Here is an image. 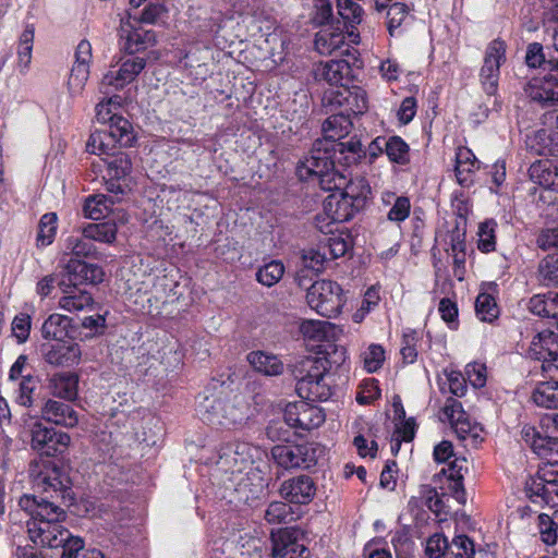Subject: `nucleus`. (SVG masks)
<instances>
[{
	"label": "nucleus",
	"mask_w": 558,
	"mask_h": 558,
	"mask_svg": "<svg viewBox=\"0 0 558 558\" xmlns=\"http://www.w3.org/2000/svg\"><path fill=\"white\" fill-rule=\"evenodd\" d=\"M529 175L532 182L544 189L558 191V172L548 159L533 162L529 168Z\"/></svg>",
	"instance_id": "cd10ccee"
},
{
	"label": "nucleus",
	"mask_w": 558,
	"mask_h": 558,
	"mask_svg": "<svg viewBox=\"0 0 558 558\" xmlns=\"http://www.w3.org/2000/svg\"><path fill=\"white\" fill-rule=\"evenodd\" d=\"M117 143L111 137L108 130H96L93 132L87 141L86 149L94 155H114Z\"/></svg>",
	"instance_id": "c9c22d12"
},
{
	"label": "nucleus",
	"mask_w": 558,
	"mask_h": 558,
	"mask_svg": "<svg viewBox=\"0 0 558 558\" xmlns=\"http://www.w3.org/2000/svg\"><path fill=\"white\" fill-rule=\"evenodd\" d=\"M550 59L551 58L546 59L542 44L532 43L527 46L526 54H525V62L530 68L535 69V68L544 66L545 69H548L549 71L556 70V68H554L553 64L549 63Z\"/></svg>",
	"instance_id": "4d7b16f0"
},
{
	"label": "nucleus",
	"mask_w": 558,
	"mask_h": 558,
	"mask_svg": "<svg viewBox=\"0 0 558 558\" xmlns=\"http://www.w3.org/2000/svg\"><path fill=\"white\" fill-rule=\"evenodd\" d=\"M155 43V33L144 28L136 19L121 20L119 44L123 51L134 54L154 46Z\"/></svg>",
	"instance_id": "9d476101"
},
{
	"label": "nucleus",
	"mask_w": 558,
	"mask_h": 558,
	"mask_svg": "<svg viewBox=\"0 0 558 558\" xmlns=\"http://www.w3.org/2000/svg\"><path fill=\"white\" fill-rule=\"evenodd\" d=\"M449 547L448 539L442 534H434L426 542L425 553L429 558H440Z\"/></svg>",
	"instance_id": "338daca9"
},
{
	"label": "nucleus",
	"mask_w": 558,
	"mask_h": 558,
	"mask_svg": "<svg viewBox=\"0 0 558 558\" xmlns=\"http://www.w3.org/2000/svg\"><path fill=\"white\" fill-rule=\"evenodd\" d=\"M545 337H547L546 330H543L533 338L529 348V355L534 360L542 361V371L544 373H551L555 363H551L548 359L547 345L544 341Z\"/></svg>",
	"instance_id": "49530a36"
},
{
	"label": "nucleus",
	"mask_w": 558,
	"mask_h": 558,
	"mask_svg": "<svg viewBox=\"0 0 558 558\" xmlns=\"http://www.w3.org/2000/svg\"><path fill=\"white\" fill-rule=\"evenodd\" d=\"M283 416L289 426L303 430L319 427L326 418L322 408L305 401L288 404L284 409Z\"/></svg>",
	"instance_id": "ddd939ff"
},
{
	"label": "nucleus",
	"mask_w": 558,
	"mask_h": 558,
	"mask_svg": "<svg viewBox=\"0 0 558 558\" xmlns=\"http://www.w3.org/2000/svg\"><path fill=\"white\" fill-rule=\"evenodd\" d=\"M146 60L143 57H129L123 59L118 70H109L101 78L99 90L104 95L122 89L140 75L145 69Z\"/></svg>",
	"instance_id": "6e6552de"
},
{
	"label": "nucleus",
	"mask_w": 558,
	"mask_h": 558,
	"mask_svg": "<svg viewBox=\"0 0 558 558\" xmlns=\"http://www.w3.org/2000/svg\"><path fill=\"white\" fill-rule=\"evenodd\" d=\"M480 169V161L468 147H459L456 153V177L461 186L473 184L475 172Z\"/></svg>",
	"instance_id": "b1692460"
},
{
	"label": "nucleus",
	"mask_w": 558,
	"mask_h": 558,
	"mask_svg": "<svg viewBox=\"0 0 558 558\" xmlns=\"http://www.w3.org/2000/svg\"><path fill=\"white\" fill-rule=\"evenodd\" d=\"M302 262L305 268L319 272L324 270L325 264L329 262V257L326 248L320 244L317 247L304 250Z\"/></svg>",
	"instance_id": "8fccbe9b"
},
{
	"label": "nucleus",
	"mask_w": 558,
	"mask_h": 558,
	"mask_svg": "<svg viewBox=\"0 0 558 558\" xmlns=\"http://www.w3.org/2000/svg\"><path fill=\"white\" fill-rule=\"evenodd\" d=\"M118 201L113 194L107 196L105 194L90 195L84 204V214L92 220H100L107 217L114 202Z\"/></svg>",
	"instance_id": "473e14b6"
},
{
	"label": "nucleus",
	"mask_w": 558,
	"mask_h": 558,
	"mask_svg": "<svg viewBox=\"0 0 558 558\" xmlns=\"http://www.w3.org/2000/svg\"><path fill=\"white\" fill-rule=\"evenodd\" d=\"M314 77L338 87L348 86L353 77L352 68L344 59H332L319 62L314 68Z\"/></svg>",
	"instance_id": "f3484780"
},
{
	"label": "nucleus",
	"mask_w": 558,
	"mask_h": 558,
	"mask_svg": "<svg viewBox=\"0 0 558 558\" xmlns=\"http://www.w3.org/2000/svg\"><path fill=\"white\" fill-rule=\"evenodd\" d=\"M364 368L368 373L377 372L385 361V350L379 344H371L363 353Z\"/></svg>",
	"instance_id": "13d9d810"
},
{
	"label": "nucleus",
	"mask_w": 558,
	"mask_h": 558,
	"mask_svg": "<svg viewBox=\"0 0 558 558\" xmlns=\"http://www.w3.org/2000/svg\"><path fill=\"white\" fill-rule=\"evenodd\" d=\"M344 44V35L339 31L324 28L316 34L315 48L320 54H330Z\"/></svg>",
	"instance_id": "4c0bfd02"
},
{
	"label": "nucleus",
	"mask_w": 558,
	"mask_h": 558,
	"mask_svg": "<svg viewBox=\"0 0 558 558\" xmlns=\"http://www.w3.org/2000/svg\"><path fill=\"white\" fill-rule=\"evenodd\" d=\"M416 341L417 333L415 330H407L402 336V345L400 353L407 363H413L416 360L417 351H416Z\"/></svg>",
	"instance_id": "0e129e2a"
},
{
	"label": "nucleus",
	"mask_w": 558,
	"mask_h": 558,
	"mask_svg": "<svg viewBox=\"0 0 558 558\" xmlns=\"http://www.w3.org/2000/svg\"><path fill=\"white\" fill-rule=\"evenodd\" d=\"M329 147L336 156L339 162L343 160L347 165L355 163L363 155L362 143L360 140L352 137L347 142H336L333 144L329 143Z\"/></svg>",
	"instance_id": "f704fd0d"
},
{
	"label": "nucleus",
	"mask_w": 558,
	"mask_h": 558,
	"mask_svg": "<svg viewBox=\"0 0 558 558\" xmlns=\"http://www.w3.org/2000/svg\"><path fill=\"white\" fill-rule=\"evenodd\" d=\"M543 77L529 81L524 87L525 95L542 105H558V70H553Z\"/></svg>",
	"instance_id": "a211bd4d"
},
{
	"label": "nucleus",
	"mask_w": 558,
	"mask_h": 558,
	"mask_svg": "<svg viewBox=\"0 0 558 558\" xmlns=\"http://www.w3.org/2000/svg\"><path fill=\"white\" fill-rule=\"evenodd\" d=\"M521 436L535 454L546 460L547 464L558 468V438L544 436L531 425L522 427Z\"/></svg>",
	"instance_id": "2eb2a0df"
},
{
	"label": "nucleus",
	"mask_w": 558,
	"mask_h": 558,
	"mask_svg": "<svg viewBox=\"0 0 558 558\" xmlns=\"http://www.w3.org/2000/svg\"><path fill=\"white\" fill-rule=\"evenodd\" d=\"M247 361L256 372L267 376H277L283 371V363L279 357L264 351L248 353Z\"/></svg>",
	"instance_id": "2f4dec72"
},
{
	"label": "nucleus",
	"mask_w": 558,
	"mask_h": 558,
	"mask_svg": "<svg viewBox=\"0 0 558 558\" xmlns=\"http://www.w3.org/2000/svg\"><path fill=\"white\" fill-rule=\"evenodd\" d=\"M385 154L393 163L404 166L410 161V147L407 142L398 135L386 138Z\"/></svg>",
	"instance_id": "79ce46f5"
},
{
	"label": "nucleus",
	"mask_w": 558,
	"mask_h": 558,
	"mask_svg": "<svg viewBox=\"0 0 558 558\" xmlns=\"http://www.w3.org/2000/svg\"><path fill=\"white\" fill-rule=\"evenodd\" d=\"M300 331L305 339L319 342L335 340L342 330L330 322L304 320Z\"/></svg>",
	"instance_id": "393cba45"
},
{
	"label": "nucleus",
	"mask_w": 558,
	"mask_h": 558,
	"mask_svg": "<svg viewBox=\"0 0 558 558\" xmlns=\"http://www.w3.org/2000/svg\"><path fill=\"white\" fill-rule=\"evenodd\" d=\"M81 354L78 344L58 342L45 353V360L56 366H71L80 362Z\"/></svg>",
	"instance_id": "bb28decb"
},
{
	"label": "nucleus",
	"mask_w": 558,
	"mask_h": 558,
	"mask_svg": "<svg viewBox=\"0 0 558 558\" xmlns=\"http://www.w3.org/2000/svg\"><path fill=\"white\" fill-rule=\"evenodd\" d=\"M107 174L106 187L110 194H113L117 199L120 195H124L129 190L128 177L132 171V161L129 154L119 151L106 160Z\"/></svg>",
	"instance_id": "f8f14e48"
},
{
	"label": "nucleus",
	"mask_w": 558,
	"mask_h": 558,
	"mask_svg": "<svg viewBox=\"0 0 558 558\" xmlns=\"http://www.w3.org/2000/svg\"><path fill=\"white\" fill-rule=\"evenodd\" d=\"M92 239L86 238L83 233L82 236L70 235L65 240V250L76 257L98 258L96 246L92 243Z\"/></svg>",
	"instance_id": "c03bdc74"
},
{
	"label": "nucleus",
	"mask_w": 558,
	"mask_h": 558,
	"mask_svg": "<svg viewBox=\"0 0 558 558\" xmlns=\"http://www.w3.org/2000/svg\"><path fill=\"white\" fill-rule=\"evenodd\" d=\"M453 554L458 558H473L475 554L474 543L466 535H458L451 542Z\"/></svg>",
	"instance_id": "774afa93"
},
{
	"label": "nucleus",
	"mask_w": 558,
	"mask_h": 558,
	"mask_svg": "<svg viewBox=\"0 0 558 558\" xmlns=\"http://www.w3.org/2000/svg\"><path fill=\"white\" fill-rule=\"evenodd\" d=\"M118 228L113 221L88 223L83 228V234L93 241L111 244L117 238Z\"/></svg>",
	"instance_id": "ea45409f"
},
{
	"label": "nucleus",
	"mask_w": 558,
	"mask_h": 558,
	"mask_svg": "<svg viewBox=\"0 0 558 558\" xmlns=\"http://www.w3.org/2000/svg\"><path fill=\"white\" fill-rule=\"evenodd\" d=\"M324 104L330 107V110L340 109V112L359 116L363 114L368 108L366 92L360 86H342L337 89L325 93Z\"/></svg>",
	"instance_id": "423d86ee"
},
{
	"label": "nucleus",
	"mask_w": 558,
	"mask_h": 558,
	"mask_svg": "<svg viewBox=\"0 0 558 558\" xmlns=\"http://www.w3.org/2000/svg\"><path fill=\"white\" fill-rule=\"evenodd\" d=\"M58 288L62 294L58 301L59 308L66 312H78L92 307L93 296L85 289L60 280Z\"/></svg>",
	"instance_id": "aec40b11"
},
{
	"label": "nucleus",
	"mask_w": 558,
	"mask_h": 558,
	"mask_svg": "<svg viewBox=\"0 0 558 558\" xmlns=\"http://www.w3.org/2000/svg\"><path fill=\"white\" fill-rule=\"evenodd\" d=\"M314 481L307 475H299L284 481L280 487V495L292 504L306 505L315 496Z\"/></svg>",
	"instance_id": "6ab92c4d"
},
{
	"label": "nucleus",
	"mask_w": 558,
	"mask_h": 558,
	"mask_svg": "<svg viewBox=\"0 0 558 558\" xmlns=\"http://www.w3.org/2000/svg\"><path fill=\"white\" fill-rule=\"evenodd\" d=\"M475 312L482 322L492 323L498 317L499 307L492 294L481 292L475 301Z\"/></svg>",
	"instance_id": "a18cd8bd"
},
{
	"label": "nucleus",
	"mask_w": 558,
	"mask_h": 558,
	"mask_svg": "<svg viewBox=\"0 0 558 558\" xmlns=\"http://www.w3.org/2000/svg\"><path fill=\"white\" fill-rule=\"evenodd\" d=\"M272 539V555L275 557H301L306 550L305 546L299 544L293 537V533L289 530H279L277 533H271Z\"/></svg>",
	"instance_id": "a878e982"
},
{
	"label": "nucleus",
	"mask_w": 558,
	"mask_h": 558,
	"mask_svg": "<svg viewBox=\"0 0 558 558\" xmlns=\"http://www.w3.org/2000/svg\"><path fill=\"white\" fill-rule=\"evenodd\" d=\"M121 104V97L118 95H113L102 101H100L96 106V118L97 121L102 124H109L112 122L114 118H118L119 114L114 111Z\"/></svg>",
	"instance_id": "3c124183"
},
{
	"label": "nucleus",
	"mask_w": 558,
	"mask_h": 558,
	"mask_svg": "<svg viewBox=\"0 0 558 558\" xmlns=\"http://www.w3.org/2000/svg\"><path fill=\"white\" fill-rule=\"evenodd\" d=\"M38 380L32 375L23 376L19 383L16 401L19 404L29 408L33 405V393L37 389Z\"/></svg>",
	"instance_id": "6e6d98bb"
},
{
	"label": "nucleus",
	"mask_w": 558,
	"mask_h": 558,
	"mask_svg": "<svg viewBox=\"0 0 558 558\" xmlns=\"http://www.w3.org/2000/svg\"><path fill=\"white\" fill-rule=\"evenodd\" d=\"M527 308L531 313L537 316H555V304L551 303V300L549 299V293L533 295L529 301Z\"/></svg>",
	"instance_id": "052dcab7"
},
{
	"label": "nucleus",
	"mask_w": 558,
	"mask_h": 558,
	"mask_svg": "<svg viewBox=\"0 0 558 558\" xmlns=\"http://www.w3.org/2000/svg\"><path fill=\"white\" fill-rule=\"evenodd\" d=\"M338 14L345 24H359L362 20V8L353 0H337Z\"/></svg>",
	"instance_id": "bf43d9fd"
},
{
	"label": "nucleus",
	"mask_w": 558,
	"mask_h": 558,
	"mask_svg": "<svg viewBox=\"0 0 558 558\" xmlns=\"http://www.w3.org/2000/svg\"><path fill=\"white\" fill-rule=\"evenodd\" d=\"M307 304L324 317L338 316L345 303L342 288L331 280L314 282L306 293Z\"/></svg>",
	"instance_id": "20e7f679"
},
{
	"label": "nucleus",
	"mask_w": 558,
	"mask_h": 558,
	"mask_svg": "<svg viewBox=\"0 0 558 558\" xmlns=\"http://www.w3.org/2000/svg\"><path fill=\"white\" fill-rule=\"evenodd\" d=\"M107 130L120 146H131L135 140L132 124L121 116L114 118Z\"/></svg>",
	"instance_id": "a19ab883"
},
{
	"label": "nucleus",
	"mask_w": 558,
	"mask_h": 558,
	"mask_svg": "<svg viewBox=\"0 0 558 558\" xmlns=\"http://www.w3.org/2000/svg\"><path fill=\"white\" fill-rule=\"evenodd\" d=\"M541 281L546 284H558V255H549L538 266Z\"/></svg>",
	"instance_id": "5fc2aeb1"
},
{
	"label": "nucleus",
	"mask_w": 558,
	"mask_h": 558,
	"mask_svg": "<svg viewBox=\"0 0 558 558\" xmlns=\"http://www.w3.org/2000/svg\"><path fill=\"white\" fill-rule=\"evenodd\" d=\"M526 490L532 501H536L534 498H541L544 504L556 509L555 515L558 519V478L549 480L543 476L531 478Z\"/></svg>",
	"instance_id": "4be33fe9"
},
{
	"label": "nucleus",
	"mask_w": 558,
	"mask_h": 558,
	"mask_svg": "<svg viewBox=\"0 0 558 558\" xmlns=\"http://www.w3.org/2000/svg\"><path fill=\"white\" fill-rule=\"evenodd\" d=\"M263 451L252 444L236 441L228 445L220 456L219 463L231 474L248 472Z\"/></svg>",
	"instance_id": "0eeeda50"
},
{
	"label": "nucleus",
	"mask_w": 558,
	"mask_h": 558,
	"mask_svg": "<svg viewBox=\"0 0 558 558\" xmlns=\"http://www.w3.org/2000/svg\"><path fill=\"white\" fill-rule=\"evenodd\" d=\"M49 388L54 397L72 401L78 393V376L75 373H57L49 379Z\"/></svg>",
	"instance_id": "c85d7f7f"
},
{
	"label": "nucleus",
	"mask_w": 558,
	"mask_h": 558,
	"mask_svg": "<svg viewBox=\"0 0 558 558\" xmlns=\"http://www.w3.org/2000/svg\"><path fill=\"white\" fill-rule=\"evenodd\" d=\"M105 272L102 268L95 264H89L81 259L71 258L61 274L60 281L81 287L82 284H97L104 281Z\"/></svg>",
	"instance_id": "dca6fc26"
},
{
	"label": "nucleus",
	"mask_w": 558,
	"mask_h": 558,
	"mask_svg": "<svg viewBox=\"0 0 558 558\" xmlns=\"http://www.w3.org/2000/svg\"><path fill=\"white\" fill-rule=\"evenodd\" d=\"M497 222L494 219H487L480 223L477 247L483 253L495 251L496 246Z\"/></svg>",
	"instance_id": "de8ad7c7"
},
{
	"label": "nucleus",
	"mask_w": 558,
	"mask_h": 558,
	"mask_svg": "<svg viewBox=\"0 0 558 558\" xmlns=\"http://www.w3.org/2000/svg\"><path fill=\"white\" fill-rule=\"evenodd\" d=\"M283 274V264L279 260H271L257 270L256 279L263 286L272 287L280 281Z\"/></svg>",
	"instance_id": "09e8293b"
},
{
	"label": "nucleus",
	"mask_w": 558,
	"mask_h": 558,
	"mask_svg": "<svg viewBox=\"0 0 558 558\" xmlns=\"http://www.w3.org/2000/svg\"><path fill=\"white\" fill-rule=\"evenodd\" d=\"M40 413L43 420L68 428L78 423V415L70 404L53 399L44 403Z\"/></svg>",
	"instance_id": "412c9836"
},
{
	"label": "nucleus",
	"mask_w": 558,
	"mask_h": 558,
	"mask_svg": "<svg viewBox=\"0 0 558 558\" xmlns=\"http://www.w3.org/2000/svg\"><path fill=\"white\" fill-rule=\"evenodd\" d=\"M329 362L325 357H307L302 362V375L299 381H314L317 379H329L328 373Z\"/></svg>",
	"instance_id": "58836bf2"
},
{
	"label": "nucleus",
	"mask_w": 558,
	"mask_h": 558,
	"mask_svg": "<svg viewBox=\"0 0 558 558\" xmlns=\"http://www.w3.org/2000/svg\"><path fill=\"white\" fill-rule=\"evenodd\" d=\"M58 217L54 213H47L41 216L38 223L36 246L46 247L50 245L57 233Z\"/></svg>",
	"instance_id": "37998d69"
},
{
	"label": "nucleus",
	"mask_w": 558,
	"mask_h": 558,
	"mask_svg": "<svg viewBox=\"0 0 558 558\" xmlns=\"http://www.w3.org/2000/svg\"><path fill=\"white\" fill-rule=\"evenodd\" d=\"M505 61V41L499 39L493 40L486 48L484 64L480 72L481 84L487 95H496L498 90L500 65Z\"/></svg>",
	"instance_id": "1a4fd4ad"
},
{
	"label": "nucleus",
	"mask_w": 558,
	"mask_h": 558,
	"mask_svg": "<svg viewBox=\"0 0 558 558\" xmlns=\"http://www.w3.org/2000/svg\"><path fill=\"white\" fill-rule=\"evenodd\" d=\"M89 77V68L73 64L68 80V89L71 96L80 95Z\"/></svg>",
	"instance_id": "864d4df0"
},
{
	"label": "nucleus",
	"mask_w": 558,
	"mask_h": 558,
	"mask_svg": "<svg viewBox=\"0 0 558 558\" xmlns=\"http://www.w3.org/2000/svg\"><path fill=\"white\" fill-rule=\"evenodd\" d=\"M292 517L291 506L281 501L271 502L265 511V520L270 524L287 523Z\"/></svg>",
	"instance_id": "603ef678"
},
{
	"label": "nucleus",
	"mask_w": 558,
	"mask_h": 558,
	"mask_svg": "<svg viewBox=\"0 0 558 558\" xmlns=\"http://www.w3.org/2000/svg\"><path fill=\"white\" fill-rule=\"evenodd\" d=\"M442 412L460 439L465 440L471 438L474 442L478 439L482 440L481 434L483 428L471 422L468 414L464 412L461 402L453 398H448Z\"/></svg>",
	"instance_id": "4468645a"
},
{
	"label": "nucleus",
	"mask_w": 558,
	"mask_h": 558,
	"mask_svg": "<svg viewBox=\"0 0 558 558\" xmlns=\"http://www.w3.org/2000/svg\"><path fill=\"white\" fill-rule=\"evenodd\" d=\"M250 404L240 395L229 399L204 396L196 407L202 421L227 428L244 425L250 417Z\"/></svg>",
	"instance_id": "f03ea898"
},
{
	"label": "nucleus",
	"mask_w": 558,
	"mask_h": 558,
	"mask_svg": "<svg viewBox=\"0 0 558 558\" xmlns=\"http://www.w3.org/2000/svg\"><path fill=\"white\" fill-rule=\"evenodd\" d=\"M543 381L535 388L532 399L538 407L547 409L558 408V380Z\"/></svg>",
	"instance_id": "e433bc0d"
},
{
	"label": "nucleus",
	"mask_w": 558,
	"mask_h": 558,
	"mask_svg": "<svg viewBox=\"0 0 558 558\" xmlns=\"http://www.w3.org/2000/svg\"><path fill=\"white\" fill-rule=\"evenodd\" d=\"M325 183L327 185V190L339 191L360 210L364 207L365 202L371 194V186L365 178H352L341 171H339L338 174H332L330 180H325Z\"/></svg>",
	"instance_id": "9b49d317"
},
{
	"label": "nucleus",
	"mask_w": 558,
	"mask_h": 558,
	"mask_svg": "<svg viewBox=\"0 0 558 558\" xmlns=\"http://www.w3.org/2000/svg\"><path fill=\"white\" fill-rule=\"evenodd\" d=\"M71 327V318L53 313L48 316L41 326V335L46 340H54L57 342H63L68 337Z\"/></svg>",
	"instance_id": "7c9ffc66"
},
{
	"label": "nucleus",
	"mask_w": 558,
	"mask_h": 558,
	"mask_svg": "<svg viewBox=\"0 0 558 558\" xmlns=\"http://www.w3.org/2000/svg\"><path fill=\"white\" fill-rule=\"evenodd\" d=\"M323 451V448L315 442L277 445L271 449V456L283 469H310L316 465Z\"/></svg>",
	"instance_id": "39448f33"
},
{
	"label": "nucleus",
	"mask_w": 558,
	"mask_h": 558,
	"mask_svg": "<svg viewBox=\"0 0 558 558\" xmlns=\"http://www.w3.org/2000/svg\"><path fill=\"white\" fill-rule=\"evenodd\" d=\"M296 390L302 397L312 401H326L332 395L329 379L298 381Z\"/></svg>",
	"instance_id": "72a5a7b5"
},
{
	"label": "nucleus",
	"mask_w": 558,
	"mask_h": 558,
	"mask_svg": "<svg viewBox=\"0 0 558 558\" xmlns=\"http://www.w3.org/2000/svg\"><path fill=\"white\" fill-rule=\"evenodd\" d=\"M410 199L405 196H399L396 198L392 207L389 209L387 218L389 221L399 223L404 221L410 216Z\"/></svg>",
	"instance_id": "e2e57ef3"
},
{
	"label": "nucleus",
	"mask_w": 558,
	"mask_h": 558,
	"mask_svg": "<svg viewBox=\"0 0 558 558\" xmlns=\"http://www.w3.org/2000/svg\"><path fill=\"white\" fill-rule=\"evenodd\" d=\"M335 158L329 143L317 140L310 154L298 163L296 174L300 180L317 182L323 190H327L325 180L339 173L335 168Z\"/></svg>",
	"instance_id": "7ed1b4c3"
},
{
	"label": "nucleus",
	"mask_w": 558,
	"mask_h": 558,
	"mask_svg": "<svg viewBox=\"0 0 558 558\" xmlns=\"http://www.w3.org/2000/svg\"><path fill=\"white\" fill-rule=\"evenodd\" d=\"M52 432V428H48L40 423L34 424L32 428V447L46 453Z\"/></svg>",
	"instance_id": "680f3d73"
},
{
	"label": "nucleus",
	"mask_w": 558,
	"mask_h": 558,
	"mask_svg": "<svg viewBox=\"0 0 558 558\" xmlns=\"http://www.w3.org/2000/svg\"><path fill=\"white\" fill-rule=\"evenodd\" d=\"M353 123L348 114L344 112L333 113L328 117L323 123V132L325 140L330 144L344 138L352 130Z\"/></svg>",
	"instance_id": "c756f323"
},
{
	"label": "nucleus",
	"mask_w": 558,
	"mask_h": 558,
	"mask_svg": "<svg viewBox=\"0 0 558 558\" xmlns=\"http://www.w3.org/2000/svg\"><path fill=\"white\" fill-rule=\"evenodd\" d=\"M409 13L408 7L404 3L396 2L389 5L387 11L388 29L393 34V29L400 27Z\"/></svg>",
	"instance_id": "69168bd1"
},
{
	"label": "nucleus",
	"mask_w": 558,
	"mask_h": 558,
	"mask_svg": "<svg viewBox=\"0 0 558 558\" xmlns=\"http://www.w3.org/2000/svg\"><path fill=\"white\" fill-rule=\"evenodd\" d=\"M28 474L34 494H24L17 505L31 520L27 533L31 541L43 547L60 548L70 537V531L60 524L63 509L54 499L73 500L70 477L48 460L33 461Z\"/></svg>",
	"instance_id": "f257e3e1"
},
{
	"label": "nucleus",
	"mask_w": 558,
	"mask_h": 558,
	"mask_svg": "<svg viewBox=\"0 0 558 558\" xmlns=\"http://www.w3.org/2000/svg\"><path fill=\"white\" fill-rule=\"evenodd\" d=\"M331 193L324 201V213L332 222H345L360 211L339 191L329 190Z\"/></svg>",
	"instance_id": "5701e85b"
}]
</instances>
